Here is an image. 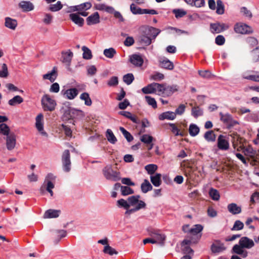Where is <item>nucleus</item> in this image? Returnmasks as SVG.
<instances>
[{"mask_svg":"<svg viewBox=\"0 0 259 259\" xmlns=\"http://www.w3.org/2000/svg\"><path fill=\"white\" fill-rule=\"evenodd\" d=\"M250 72L248 71L244 72L242 75V78L255 82H259V71H252L254 73L252 74H249Z\"/></svg>","mask_w":259,"mask_h":259,"instance_id":"12","label":"nucleus"},{"mask_svg":"<svg viewBox=\"0 0 259 259\" xmlns=\"http://www.w3.org/2000/svg\"><path fill=\"white\" fill-rule=\"evenodd\" d=\"M172 13L177 18H182L187 14V12L183 9H174Z\"/></svg>","mask_w":259,"mask_h":259,"instance_id":"56","label":"nucleus"},{"mask_svg":"<svg viewBox=\"0 0 259 259\" xmlns=\"http://www.w3.org/2000/svg\"><path fill=\"white\" fill-rule=\"evenodd\" d=\"M161 175L160 174H156L154 176H150L151 182L155 187H159L161 184Z\"/></svg>","mask_w":259,"mask_h":259,"instance_id":"26","label":"nucleus"},{"mask_svg":"<svg viewBox=\"0 0 259 259\" xmlns=\"http://www.w3.org/2000/svg\"><path fill=\"white\" fill-rule=\"evenodd\" d=\"M42 108L45 111H53L56 106V101L49 95H45L41 100Z\"/></svg>","mask_w":259,"mask_h":259,"instance_id":"3","label":"nucleus"},{"mask_svg":"<svg viewBox=\"0 0 259 259\" xmlns=\"http://www.w3.org/2000/svg\"><path fill=\"white\" fill-rule=\"evenodd\" d=\"M243 151L244 154L249 157H253L256 153L255 150H253L252 147L250 146L244 147L243 148Z\"/></svg>","mask_w":259,"mask_h":259,"instance_id":"37","label":"nucleus"},{"mask_svg":"<svg viewBox=\"0 0 259 259\" xmlns=\"http://www.w3.org/2000/svg\"><path fill=\"white\" fill-rule=\"evenodd\" d=\"M92 4L90 2H86L78 5L79 12L86 11L92 7Z\"/></svg>","mask_w":259,"mask_h":259,"instance_id":"60","label":"nucleus"},{"mask_svg":"<svg viewBox=\"0 0 259 259\" xmlns=\"http://www.w3.org/2000/svg\"><path fill=\"white\" fill-rule=\"evenodd\" d=\"M18 7L24 12H28L34 10V6L30 1H21L18 4Z\"/></svg>","mask_w":259,"mask_h":259,"instance_id":"7","label":"nucleus"},{"mask_svg":"<svg viewBox=\"0 0 259 259\" xmlns=\"http://www.w3.org/2000/svg\"><path fill=\"white\" fill-rule=\"evenodd\" d=\"M16 136L14 134L11 133L8 135L6 138V146L9 150L13 149L16 145Z\"/></svg>","mask_w":259,"mask_h":259,"instance_id":"11","label":"nucleus"},{"mask_svg":"<svg viewBox=\"0 0 259 259\" xmlns=\"http://www.w3.org/2000/svg\"><path fill=\"white\" fill-rule=\"evenodd\" d=\"M87 23L88 25L98 24L100 22V16L98 12H95L87 18Z\"/></svg>","mask_w":259,"mask_h":259,"instance_id":"16","label":"nucleus"},{"mask_svg":"<svg viewBox=\"0 0 259 259\" xmlns=\"http://www.w3.org/2000/svg\"><path fill=\"white\" fill-rule=\"evenodd\" d=\"M203 114V110L198 106L194 107L192 109V115L195 118L201 116Z\"/></svg>","mask_w":259,"mask_h":259,"instance_id":"48","label":"nucleus"},{"mask_svg":"<svg viewBox=\"0 0 259 259\" xmlns=\"http://www.w3.org/2000/svg\"><path fill=\"white\" fill-rule=\"evenodd\" d=\"M152 237L153 239L156 241V243H159L161 244H163L164 243V241L165 239V237L164 235L157 234L154 233L152 235Z\"/></svg>","mask_w":259,"mask_h":259,"instance_id":"42","label":"nucleus"},{"mask_svg":"<svg viewBox=\"0 0 259 259\" xmlns=\"http://www.w3.org/2000/svg\"><path fill=\"white\" fill-rule=\"evenodd\" d=\"M154 82L149 84L142 89V92L145 94H154Z\"/></svg>","mask_w":259,"mask_h":259,"instance_id":"39","label":"nucleus"},{"mask_svg":"<svg viewBox=\"0 0 259 259\" xmlns=\"http://www.w3.org/2000/svg\"><path fill=\"white\" fill-rule=\"evenodd\" d=\"M164 75L160 72H155L150 76V79L155 81H160L163 79Z\"/></svg>","mask_w":259,"mask_h":259,"instance_id":"46","label":"nucleus"},{"mask_svg":"<svg viewBox=\"0 0 259 259\" xmlns=\"http://www.w3.org/2000/svg\"><path fill=\"white\" fill-rule=\"evenodd\" d=\"M70 19L76 24L79 26H82L84 23V20L82 18L79 17L76 13H72L69 15Z\"/></svg>","mask_w":259,"mask_h":259,"instance_id":"20","label":"nucleus"},{"mask_svg":"<svg viewBox=\"0 0 259 259\" xmlns=\"http://www.w3.org/2000/svg\"><path fill=\"white\" fill-rule=\"evenodd\" d=\"M203 229V226L201 225L197 224L194 225V227L191 228L189 232L191 235H199L202 230Z\"/></svg>","mask_w":259,"mask_h":259,"instance_id":"32","label":"nucleus"},{"mask_svg":"<svg viewBox=\"0 0 259 259\" xmlns=\"http://www.w3.org/2000/svg\"><path fill=\"white\" fill-rule=\"evenodd\" d=\"M212 253H217L221 252L226 249L224 244L221 242V241L217 240L215 243H212L210 247Z\"/></svg>","mask_w":259,"mask_h":259,"instance_id":"9","label":"nucleus"},{"mask_svg":"<svg viewBox=\"0 0 259 259\" xmlns=\"http://www.w3.org/2000/svg\"><path fill=\"white\" fill-rule=\"evenodd\" d=\"M204 138L208 142H213L215 140V135L212 131H207L204 134Z\"/></svg>","mask_w":259,"mask_h":259,"instance_id":"47","label":"nucleus"},{"mask_svg":"<svg viewBox=\"0 0 259 259\" xmlns=\"http://www.w3.org/2000/svg\"><path fill=\"white\" fill-rule=\"evenodd\" d=\"M157 169V166L155 164H150L145 166V169L149 175H153Z\"/></svg>","mask_w":259,"mask_h":259,"instance_id":"55","label":"nucleus"},{"mask_svg":"<svg viewBox=\"0 0 259 259\" xmlns=\"http://www.w3.org/2000/svg\"><path fill=\"white\" fill-rule=\"evenodd\" d=\"M42 77L44 79H48L51 82H54L57 77V72L55 68H54L50 72L43 75Z\"/></svg>","mask_w":259,"mask_h":259,"instance_id":"27","label":"nucleus"},{"mask_svg":"<svg viewBox=\"0 0 259 259\" xmlns=\"http://www.w3.org/2000/svg\"><path fill=\"white\" fill-rule=\"evenodd\" d=\"M23 102V99L20 96L17 95L8 101V104L12 106H15L20 104Z\"/></svg>","mask_w":259,"mask_h":259,"instance_id":"30","label":"nucleus"},{"mask_svg":"<svg viewBox=\"0 0 259 259\" xmlns=\"http://www.w3.org/2000/svg\"><path fill=\"white\" fill-rule=\"evenodd\" d=\"M177 91L178 87L176 85H166L165 84L164 95L169 96Z\"/></svg>","mask_w":259,"mask_h":259,"instance_id":"25","label":"nucleus"},{"mask_svg":"<svg viewBox=\"0 0 259 259\" xmlns=\"http://www.w3.org/2000/svg\"><path fill=\"white\" fill-rule=\"evenodd\" d=\"M210 31L212 33H219L222 32L220 25V22L211 23L210 25Z\"/></svg>","mask_w":259,"mask_h":259,"instance_id":"41","label":"nucleus"},{"mask_svg":"<svg viewBox=\"0 0 259 259\" xmlns=\"http://www.w3.org/2000/svg\"><path fill=\"white\" fill-rule=\"evenodd\" d=\"M160 32V30L157 28L150 27L144 32V33L139 37V42L143 46H148L152 42V39H155Z\"/></svg>","mask_w":259,"mask_h":259,"instance_id":"1","label":"nucleus"},{"mask_svg":"<svg viewBox=\"0 0 259 259\" xmlns=\"http://www.w3.org/2000/svg\"><path fill=\"white\" fill-rule=\"evenodd\" d=\"M250 59L253 63L259 62V46L251 51Z\"/></svg>","mask_w":259,"mask_h":259,"instance_id":"24","label":"nucleus"},{"mask_svg":"<svg viewBox=\"0 0 259 259\" xmlns=\"http://www.w3.org/2000/svg\"><path fill=\"white\" fill-rule=\"evenodd\" d=\"M130 61L136 67L142 66L144 62L142 56L137 54H134L131 56Z\"/></svg>","mask_w":259,"mask_h":259,"instance_id":"13","label":"nucleus"},{"mask_svg":"<svg viewBox=\"0 0 259 259\" xmlns=\"http://www.w3.org/2000/svg\"><path fill=\"white\" fill-rule=\"evenodd\" d=\"M44 116L40 113L35 118V127L39 134L44 137H48V134L44 130Z\"/></svg>","mask_w":259,"mask_h":259,"instance_id":"5","label":"nucleus"},{"mask_svg":"<svg viewBox=\"0 0 259 259\" xmlns=\"http://www.w3.org/2000/svg\"><path fill=\"white\" fill-rule=\"evenodd\" d=\"M201 237V234L199 235H193L190 234V236H189V238L184 239L181 243L182 246L185 245H191V244H196L198 242Z\"/></svg>","mask_w":259,"mask_h":259,"instance_id":"10","label":"nucleus"},{"mask_svg":"<svg viewBox=\"0 0 259 259\" xmlns=\"http://www.w3.org/2000/svg\"><path fill=\"white\" fill-rule=\"evenodd\" d=\"M78 91L75 88H72L66 90L63 95L68 99L72 100L78 95Z\"/></svg>","mask_w":259,"mask_h":259,"instance_id":"18","label":"nucleus"},{"mask_svg":"<svg viewBox=\"0 0 259 259\" xmlns=\"http://www.w3.org/2000/svg\"><path fill=\"white\" fill-rule=\"evenodd\" d=\"M80 99L84 101V104L87 106H91L92 101L90 97L89 94L87 93H83L80 96Z\"/></svg>","mask_w":259,"mask_h":259,"instance_id":"40","label":"nucleus"},{"mask_svg":"<svg viewBox=\"0 0 259 259\" xmlns=\"http://www.w3.org/2000/svg\"><path fill=\"white\" fill-rule=\"evenodd\" d=\"M141 191L143 193H146L149 191L152 190L153 187L148 180L145 179L144 180L143 183H142L141 186Z\"/></svg>","mask_w":259,"mask_h":259,"instance_id":"28","label":"nucleus"},{"mask_svg":"<svg viewBox=\"0 0 259 259\" xmlns=\"http://www.w3.org/2000/svg\"><path fill=\"white\" fill-rule=\"evenodd\" d=\"M152 140L153 137L147 134L143 135L141 138V141L142 142L147 144H150V145L148 147V150L151 149L153 147V144H151Z\"/></svg>","mask_w":259,"mask_h":259,"instance_id":"31","label":"nucleus"},{"mask_svg":"<svg viewBox=\"0 0 259 259\" xmlns=\"http://www.w3.org/2000/svg\"><path fill=\"white\" fill-rule=\"evenodd\" d=\"M10 128L5 123L0 124V134L8 136L9 135Z\"/></svg>","mask_w":259,"mask_h":259,"instance_id":"51","label":"nucleus"},{"mask_svg":"<svg viewBox=\"0 0 259 259\" xmlns=\"http://www.w3.org/2000/svg\"><path fill=\"white\" fill-rule=\"evenodd\" d=\"M218 146L220 149L227 150L229 148V143L222 135H220L218 140Z\"/></svg>","mask_w":259,"mask_h":259,"instance_id":"21","label":"nucleus"},{"mask_svg":"<svg viewBox=\"0 0 259 259\" xmlns=\"http://www.w3.org/2000/svg\"><path fill=\"white\" fill-rule=\"evenodd\" d=\"M221 120L226 124H228V122H230L231 118L232 117L229 114H223L222 113H220Z\"/></svg>","mask_w":259,"mask_h":259,"instance_id":"62","label":"nucleus"},{"mask_svg":"<svg viewBox=\"0 0 259 259\" xmlns=\"http://www.w3.org/2000/svg\"><path fill=\"white\" fill-rule=\"evenodd\" d=\"M216 13L219 15H222L225 12V7L221 0L217 1Z\"/></svg>","mask_w":259,"mask_h":259,"instance_id":"38","label":"nucleus"},{"mask_svg":"<svg viewBox=\"0 0 259 259\" xmlns=\"http://www.w3.org/2000/svg\"><path fill=\"white\" fill-rule=\"evenodd\" d=\"M176 117V113L174 112L167 111L160 114L158 118L159 120H163L165 119L174 120Z\"/></svg>","mask_w":259,"mask_h":259,"instance_id":"22","label":"nucleus"},{"mask_svg":"<svg viewBox=\"0 0 259 259\" xmlns=\"http://www.w3.org/2000/svg\"><path fill=\"white\" fill-rule=\"evenodd\" d=\"M61 213L60 210H55L50 209L47 210L44 213V218L45 219L47 218H58Z\"/></svg>","mask_w":259,"mask_h":259,"instance_id":"19","label":"nucleus"},{"mask_svg":"<svg viewBox=\"0 0 259 259\" xmlns=\"http://www.w3.org/2000/svg\"><path fill=\"white\" fill-rule=\"evenodd\" d=\"M117 205L119 207H123L124 208L127 209L130 208V204L128 203L127 201L123 199H120L117 201Z\"/></svg>","mask_w":259,"mask_h":259,"instance_id":"63","label":"nucleus"},{"mask_svg":"<svg viewBox=\"0 0 259 259\" xmlns=\"http://www.w3.org/2000/svg\"><path fill=\"white\" fill-rule=\"evenodd\" d=\"M116 52L115 50L113 48L106 49L104 50V55L108 58L111 59L113 58Z\"/></svg>","mask_w":259,"mask_h":259,"instance_id":"44","label":"nucleus"},{"mask_svg":"<svg viewBox=\"0 0 259 259\" xmlns=\"http://www.w3.org/2000/svg\"><path fill=\"white\" fill-rule=\"evenodd\" d=\"M103 252L105 253L108 254L110 255H112L113 254H117L118 252L116 251V250L109 246V245H106L104 247Z\"/></svg>","mask_w":259,"mask_h":259,"instance_id":"49","label":"nucleus"},{"mask_svg":"<svg viewBox=\"0 0 259 259\" xmlns=\"http://www.w3.org/2000/svg\"><path fill=\"white\" fill-rule=\"evenodd\" d=\"M62 8V5L61 2L58 1L56 4L51 5L49 10L52 12H56L61 10Z\"/></svg>","mask_w":259,"mask_h":259,"instance_id":"59","label":"nucleus"},{"mask_svg":"<svg viewBox=\"0 0 259 259\" xmlns=\"http://www.w3.org/2000/svg\"><path fill=\"white\" fill-rule=\"evenodd\" d=\"M123 81L127 84L129 85L132 83L134 79V76L132 73H128L124 75L123 77Z\"/></svg>","mask_w":259,"mask_h":259,"instance_id":"57","label":"nucleus"},{"mask_svg":"<svg viewBox=\"0 0 259 259\" xmlns=\"http://www.w3.org/2000/svg\"><path fill=\"white\" fill-rule=\"evenodd\" d=\"M239 243L242 245L244 248L250 249L254 246V242L251 239L247 237H241L239 241Z\"/></svg>","mask_w":259,"mask_h":259,"instance_id":"6","label":"nucleus"},{"mask_svg":"<svg viewBox=\"0 0 259 259\" xmlns=\"http://www.w3.org/2000/svg\"><path fill=\"white\" fill-rule=\"evenodd\" d=\"M234 30L237 33L246 34H251L253 32L251 27L243 23H237L235 24Z\"/></svg>","mask_w":259,"mask_h":259,"instance_id":"4","label":"nucleus"},{"mask_svg":"<svg viewBox=\"0 0 259 259\" xmlns=\"http://www.w3.org/2000/svg\"><path fill=\"white\" fill-rule=\"evenodd\" d=\"M240 13L244 17L250 19L252 17V14L250 10L245 7H242L240 9Z\"/></svg>","mask_w":259,"mask_h":259,"instance_id":"36","label":"nucleus"},{"mask_svg":"<svg viewBox=\"0 0 259 259\" xmlns=\"http://www.w3.org/2000/svg\"><path fill=\"white\" fill-rule=\"evenodd\" d=\"M165 84H160L154 82V94L158 95H164Z\"/></svg>","mask_w":259,"mask_h":259,"instance_id":"29","label":"nucleus"},{"mask_svg":"<svg viewBox=\"0 0 259 259\" xmlns=\"http://www.w3.org/2000/svg\"><path fill=\"white\" fill-rule=\"evenodd\" d=\"M73 53L70 50H68L65 52H62L61 61L66 65L69 66L71 61Z\"/></svg>","mask_w":259,"mask_h":259,"instance_id":"15","label":"nucleus"},{"mask_svg":"<svg viewBox=\"0 0 259 259\" xmlns=\"http://www.w3.org/2000/svg\"><path fill=\"white\" fill-rule=\"evenodd\" d=\"M106 138L108 141L114 144L117 141V139L114 135L113 132L110 129H108L106 131Z\"/></svg>","mask_w":259,"mask_h":259,"instance_id":"43","label":"nucleus"},{"mask_svg":"<svg viewBox=\"0 0 259 259\" xmlns=\"http://www.w3.org/2000/svg\"><path fill=\"white\" fill-rule=\"evenodd\" d=\"M130 9L132 13L135 15L143 14L142 12L143 11V9L137 7L134 4H132L131 5Z\"/></svg>","mask_w":259,"mask_h":259,"instance_id":"54","label":"nucleus"},{"mask_svg":"<svg viewBox=\"0 0 259 259\" xmlns=\"http://www.w3.org/2000/svg\"><path fill=\"white\" fill-rule=\"evenodd\" d=\"M140 198V196L139 195L129 197L127 199V201H128V203L130 204V206L131 205L134 206L135 204H136L138 203V202L139 201V199Z\"/></svg>","mask_w":259,"mask_h":259,"instance_id":"50","label":"nucleus"},{"mask_svg":"<svg viewBox=\"0 0 259 259\" xmlns=\"http://www.w3.org/2000/svg\"><path fill=\"white\" fill-rule=\"evenodd\" d=\"M119 130L121 132L122 134L124 135V137L126 138L127 141L131 142V141L133 140V137L128 132H127L122 127H120Z\"/></svg>","mask_w":259,"mask_h":259,"instance_id":"61","label":"nucleus"},{"mask_svg":"<svg viewBox=\"0 0 259 259\" xmlns=\"http://www.w3.org/2000/svg\"><path fill=\"white\" fill-rule=\"evenodd\" d=\"M94 8L97 10L105 11L110 14L113 13L114 11L112 7L108 6L105 4L102 3L95 4Z\"/></svg>","mask_w":259,"mask_h":259,"instance_id":"14","label":"nucleus"},{"mask_svg":"<svg viewBox=\"0 0 259 259\" xmlns=\"http://www.w3.org/2000/svg\"><path fill=\"white\" fill-rule=\"evenodd\" d=\"M209 194L212 200L218 201L219 200L220 195L219 191L213 188L209 190Z\"/></svg>","mask_w":259,"mask_h":259,"instance_id":"45","label":"nucleus"},{"mask_svg":"<svg viewBox=\"0 0 259 259\" xmlns=\"http://www.w3.org/2000/svg\"><path fill=\"white\" fill-rule=\"evenodd\" d=\"M160 64L161 67L168 70H172L174 67L173 63L167 59L160 61Z\"/></svg>","mask_w":259,"mask_h":259,"instance_id":"33","label":"nucleus"},{"mask_svg":"<svg viewBox=\"0 0 259 259\" xmlns=\"http://www.w3.org/2000/svg\"><path fill=\"white\" fill-rule=\"evenodd\" d=\"M244 224L239 220H237L235 222L233 227L231 229L232 231H239L243 229Z\"/></svg>","mask_w":259,"mask_h":259,"instance_id":"52","label":"nucleus"},{"mask_svg":"<svg viewBox=\"0 0 259 259\" xmlns=\"http://www.w3.org/2000/svg\"><path fill=\"white\" fill-rule=\"evenodd\" d=\"M228 211L233 214H237L241 212V208L238 206L236 203H232L228 204Z\"/></svg>","mask_w":259,"mask_h":259,"instance_id":"23","label":"nucleus"},{"mask_svg":"<svg viewBox=\"0 0 259 259\" xmlns=\"http://www.w3.org/2000/svg\"><path fill=\"white\" fill-rule=\"evenodd\" d=\"M231 252L232 253L240 255L243 258L246 257L248 255V252L244 250L242 246L240 245L239 243L233 246Z\"/></svg>","mask_w":259,"mask_h":259,"instance_id":"8","label":"nucleus"},{"mask_svg":"<svg viewBox=\"0 0 259 259\" xmlns=\"http://www.w3.org/2000/svg\"><path fill=\"white\" fill-rule=\"evenodd\" d=\"M200 130L199 127L195 124H191L189 128L190 135L192 137H195L198 134Z\"/></svg>","mask_w":259,"mask_h":259,"instance_id":"35","label":"nucleus"},{"mask_svg":"<svg viewBox=\"0 0 259 259\" xmlns=\"http://www.w3.org/2000/svg\"><path fill=\"white\" fill-rule=\"evenodd\" d=\"M121 194L123 196H126L132 194L134 193V190L128 186H122L121 190Z\"/></svg>","mask_w":259,"mask_h":259,"instance_id":"53","label":"nucleus"},{"mask_svg":"<svg viewBox=\"0 0 259 259\" xmlns=\"http://www.w3.org/2000/svg\"><path fill=\"white\" fill-rule=\"evenodd\" d=\"M145 99L147 103L153 108L155 109L157 108V103L154 98L150 96H145Z\"/></svg>","mask_w":259,"mask_h":259,"instance_id":"58","label":"nucleus"},{"mask_svg":"<svg viewBox=\"0 0 259 259\" xmlns=\"http://www.w3.org/2000/svg\"><path fill=\"white\" fill-rule=\"evenodd\" d=\"M5 26L12 30H15L17 26V21L16 19L10 17H6L5 19Z\"/></svg>","mask_w":259,"mask_h":259,"instance_id":"17","label":"nucleus"},{"mask_svg":"<svg viewBox=\"0 0 259 259\" xmlns=\"http://www.w3.org/2000/svg\"><path fill=\"white\" fill-rule=\"evenodd\" d=\"M83 52L82 57L84 59L89 60L92 59L93 56L91 50L86 46H83L81 48Z\"/></svg>","mask_w":259,"mask_h":259,"instance_id":"34","label":"nucleus"},{"mask_svg":"<svg viewBox=\"0 0 259 259\" xmlns=\"http://www.w3.org/2000/svg\"><path fill=\"white\" fill-rule=\"evenodd\" d=\"M117 163L115 167H113L111 164H108L103 169V173L106 179L112 181H117L120 180V173L114 168H117Z\"/></svg>","mask_w":259,"mask_h":259,"instance_id":"2","label":"nucleus"},{"mask_svg":"<svg viewBox=\"0 0 259 259\" xmlns=\"http://www.w3.org/2000/svg\"><path fill=\"white\" fill-rule=\"evenodd\" d=\"M8 67L6 64H2V70L0 71V77L6 78L8 76Z\"/></svg>","mask_w":259,"mask_h":259,"instance_id":"64","label":"nucleus"}]
</instances>
